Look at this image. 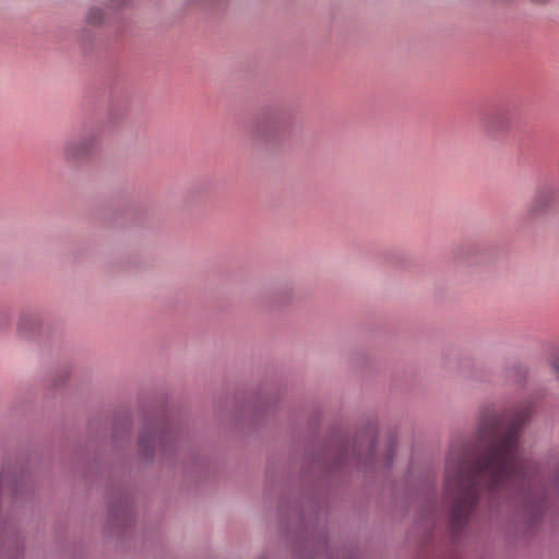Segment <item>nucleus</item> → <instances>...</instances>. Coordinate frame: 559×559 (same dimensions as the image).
I'll list each match as a JSON object with an SVG mask.
<instances>
[{"mask_svg": "<svg viewBox=\"0 0 559 559\" xmlns=\"http://www.w3.org/2000/svg\"><path fill=\"white\" fill-rule=\"evenodd\" d=\"M156 441L155 433L152 437V440L145 436V433H142L139 439V445L143 451H148L151 445H153Z\"/></svg>", "mask_w": 559, "mask_h": 559, "instance_id": "nucleus-7", "label": "nucleus"}, {"mask_svg": "<svg viewBox=\"0 0 559 559\" xmlns=\"http://www.w3.org/2000/svg\"><path fill=\"white\" fill-rule=\"evenodd\" d=\"M35 324V319L31 314H23L19 320V331L22 335L26 334L28 328Z\"/></svg>", "mask_w": 559, "mask_h": 559, "instance_id": "nucleus-6", "label": "nucleus"}, {"mask_svg": "<svg viewBox=\"0 0 559 559\" xmlns=\"http://www.w3.org/2000/svg\"><path fill=\"white\" fill-rule=\"evenodd\" d=\"M390 465H391V463H384L385 467H389Z\"/></svg>", "mask_w": 559, "mask_h": 559, "instance_id": "nucleus-11", "label": "nucleus"}, {"mask_svg": "<svg viewBox=\"0 0 559 559\" xmlns=\"http://www.w3.org/2000/svg\"><path fill=\"white\" fill-rule=\"evenodd\" d=\"M130 0H110L107 4L108 10H119L129 4Z\"/></svg>", "mask_w": 559, "mask_h": 559, "instance_id": "nucleus-8", "label": "nucleus"}, {"mask_svg": "<svg viewBox=\"0 0 559 559\" xmlns=\"http://www.w3.org/2000/svg\"><path fill=\"white\" fill-rule=\"evenodd\" d=\"M86 21L93 25L100 24L105 21V13L102 9L93 7L86 13Z\"/></svg>", "mask_w": 559, "mask_h": 559, "instance_id": "nucleus-5", "label": "nucleus"}, {"mask_svg": "<svg viewBox=\"0 0 559 559\" xmlns=\"http://www.w3.org/2000/svg\"><path fill=\"white\" fill-rule=\"evenodd\" d=\"M559 201V187L556 185H544L536 189L534 195L526 206L527 215L531 218H539L548 215Z\"/></svg>", "mask_w": 559, "mask_h": 559, "instance_id": "nucleus-2", "label": "nucleus"}, {"mask_svg": "<svg viewBox=\"0 0 559 559\" xmlns=\"http://www.w3.org/2000/svg\"><path fill=\"white\" fill-rule=\"evenodd\" d=\"M98 135L95 131H84L64 142L62 152L67 160L78 162L87 157L96 146Z\"/></svg>", "mask_w": 559, "mask_h": 559, "instance_id": "nucleus-3", "label": "nucleus"}, {"mask_svg": "<svg viewBox=\"0 0 559 559\" xmlns=\"http://www.w3.org/2000/svg\"><path fill=\"white\" fill-rule=\"evenodd\" d=\"M512 114L509 109H499L486 118V129L490 133L503 132L509 129Z\"/></svg>", "mask_w": 559, "mask_h": 559, "instance_id": "nucleus-4", "label": "nucleus"}, {"mask_svg": "<svg viewBox=\"0 0 559 559\" xmlns=\"http://www.w3.org/2000/svg\"><path fill=\"white\" fill-rule=\"evenodd\" d=\"M552 366H554L555 370L557 371V373H558V376H559V362L554 361V362H552Z\"/></svg>", "mask_w": 559, "mask_h": 559, "instance_id": "nucleus-9", "label": "nucleus"}, {"mask_svg": "<svg viewBox=\"0 0 559 559\" xmlns=\"http://www.w3.org/2000/svg\"><path fill=\"white\" fill-rule=\"evenodd\" d=\"M394 448H395V442L390 443V449H389V451H390V452H392Z\"/></svg>", "mask_w": 559, "mask_h": 559, "instance_id": "nucleus-10", "label": "nucleus"}, {"mask_svg": "<svg viewBox=\"0 0 559 559\" xmlns=\"http://www.w3.org/2000/svg\"><path fill=\"white\" fill-rule=\"evenodd\" d=\"M531 416L523 403L498 414L480 409L475 444H453L445 464L444 493L452 501L450 524L460 531L483 488L510 491L525 507L539 511L559 486V451L533 464L520 449V431Z\"/></svg>", "mask_w": 559, "mask_h": 559, "instance_id": "nucleus-1", "label": "nucleus"}]
</instances>
